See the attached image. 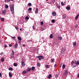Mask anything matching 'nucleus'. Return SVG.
Wrapping results in <instances>:
<instances>
[{
    "label": "nucleus",
    "instance_id": "f257e3e1",
    "mask_svg": "<svg viewBox=\"0 0 79 79\" xmlns=\"http://www.w3.org/2000/svg\"><path fill=\"white\" fill-rule=\"evenodd\" d=\"M10 10H11V13H12V14H14L15 13L14 12H13V11H14V5L13 4L10 5Z\"/></svg>",
    "mask_w": 79,
    "mask_h": 79
},
{
    "label": "nucleus",
    "instance_id": "f03ea898",
    "mask_svg": "<svg viewBox=\"0 0 79 79\" xmlns=\"http://www.w3.org/2000/svg\"><path fill=\"white\" fill-rule=\"evenodd\" d=\"M36 58H38V60L40 61V60H42V59H43V56H37L36 57Z\"/></svg>",
    "mask_w": 79,
    "mask_h": 79
},
{
    "label": "nucleus",
    "instance_id": "7ed1b4c3",
    "mask_svg": "<svg viewBox=\"0 0 79 79\" xmlns=\"http://www.w3.org/2000/svg\"><path fill=\"white\" fill-rule=\"evenodd\" d=\"M65 50L66 48H62V49H61V53H62V54H64V52H65Z\"/></svg>",
    "mask_w": 79,
    "mask_h": 79
},
{
    "label": "nucleus",
    "instance_id": "20e7f679",
    "mask_svg": "<svg viewBox=\"0 0 79 79\" xmlns=\"http://www.w3.org/2000/svg\"><path fill=\"white\" fill-rule=\"evenodd\" d=\"M21 65L23 67L25 66V63H24V61H23L21 63Z\"/></svg>",
    "mask_w": 79,
    "mask_h": 79
},
{
    "label": "nucleus",
    "instance_id": "39448f33",
    "mask_svg": "<svg viewBox=\"0 0 79 79\" xmlns=\"http://www.w3.org/2000/svg\"><path fill=\"white\" fill-rule=\"evenodd\" d=\"M67 74H68V71L67 70H65V72L64 74V75L65 76H66Z\"/></svg>",
    "mask_w": 79,
    "mask_h": 79
},
{
    "label": "nucleus",
    "instance_id": "423d86ee",
    "mask_svg": "<svg viewBox=\"0 0 79 79\" xmlns=\"http://www.w3.org/2000/svg\"><path fill=\"white\" fill-rule=\"evenodd\" d=\"M27 72V70L23 71L22 72V74H25Z\"/></svg>",
    "mask_w": 79,
    "mask_h": 79
},
{
    "label": "nucleus",
    "instance_id": "0eeeda50",
    "mask_svg": "<svg viewBox=\"0 0 79 79\" xmlns=\"http://www.w3.org/2000/svg\"><path fill=\"white\" fill-rule=\"evenodd\" d=\"M79 14H78L75 17V19L76 20H77V19H78V18H79Z\"/></svg>",
    "mask_w": 79,
    "mask_h": 79
},
{
    "label": "nucleus",
    "instance_id": "6e6552de",
    "mask_svg": "<svg viewBox=\"0 0 79 79\" xmlns=\"http://www.w3.org/2000/svg\"><path fill=\"white\" fill-rule=\"evenodd\" d=\"M17 47H18V44L17 43H16L14 46V48H17Z\"/></svg>",
    "mask_w": 79,
    "mask_h": 79
},
{
    "label": "nucleus",
    "instance_id": "1a4fd4ad",
    "mask_svg": "<svg viewBox=\"0 0 79 79\" xmlns=\"http://www.w3.org/2000/svg\"><path fill=\"white\" fill-rule=\"evenodd\" d=\"M66 9L67 10H68V11H69V10H70V7H69V6H67L66 7Z\"/></svg>",
    "mask_w": 79,
    "mask_h": 79
},
{
    "label": "nucleus",
    "instance_id": "9d476101",
    "mask_svg": "<svg viewBox=\"0 0 79 79\" xmlns=\"http://www.w3.org/2000/svg\"><path fill=\"white\" fill-rule=\"evenodd\" d=\"M52 15L53 16H55L56 15V13L55 12H52Z\"/></svg>",
    "mask_w": 79,
    "mask_h": 79
},
{
    "label": "nucleus",
    "instance_id": "9b49d317",
    "mask_svg": "<svg viewBox=\"0 0 79 79\" xmlns=\"http://www.w3.org/2000/svg\"><path fill=\"white\" fill-rule=\"evenodd\" d=\"M52 75L50 74L48 76V78H49V79H50L51 77H52Z\"/></svg>",
    "mask_w": 79,
    "mask_h": 79
},
{
    "label": "nucleus",
    "instance_id": "f8f14e48",
    "mask_svg": "<svg viewBox=\"0 0 79 79\" xmlns=\"http://www.w3.org/2000/svg\"><path fill=\"white\" fill-rule=\"evenodd\" d=\"M27 5L28 6H32V4L31 3H29Z\"/></svg>",
    "mask_w": 79,
    "mask_h": 79
},
{
    "label": "nucleus",
    "instance_id": "ddd939ff",
    "mask_svg": "<svg viewBox=\"0 0 79 79\" xmlns=\"http://www.w3.org/2000/svg\"><path fill=\"white\" fill-rule=\"evenodd\" d=\"M37 65L39 66V67H40V64L39 62L37 63Z\"/></svg>",
    "mask_w": 79,
    "mask_h": 79
},
{
    "label": "nucleus",
    "instance_id": "4468645a",
    "mask_svg": "<svg viewBox=\"0 0 79 79\" xmlns=\"http://www.w3.org/2000/svg\"><path fill=\"white\" fill-rule=\"evenodd\" d=\"M9 74L10 77H12V75L10 73V72L9 73Z\"/></svg>",
    "mask_w": 79,
    "mask_h": 79
},
{
    "label": "nucleus",
    "instance_id": "2eb2a0df",
    "mask_svg": "<svg viewBox=\"0 0 79 79\" xmlns=\"http://www.w3.org/2000/svg\"><path fill=\"white\" fill-rule=\"evenodd\" d=\"M49 37L50 39H52V38H53V35L52 34H51L50 35Z\"/></svg>",
    "mask_w": 79,
    "mask_h": 79
},
{
    "label": "nucleus",
    "instance_id": "dca6fc26",
    "mask_svg": "<svg viewBox=\"0 0 79 79\" xmlns=\"http://www.w3.org/2000/svg\"><path fill=\"white\" fill-rule=\"evenodd\" d=\"M35 69V67H34L33 66L31 67V70L32 71H34Z\"/></svg>",
    "mask_w": 79,
    "mask_h": 79
},
{
    "label": "nucleus",
    "instance_id": "f3484780",
    "mask_svg": "<svg viewBox=\"0 0 79 79\" xmlns=\"http://www.w3.org/2000/svg\"><path fill=\"white\" fill-rule=\"evenodd\" d=\"M58 38L60 40H61L63 39V38H62V37H58Z\"/></svg>",
    "mask_w": 79,
    "mask_h": 79
},
{
    "label": "nucleus",
    "instance_id": "a211bd4d",
    "mask_svg": "<svg viewBox=\"0 0 79 79\" xmlns=\"http://www.w3.org/2000/svg\"><path fill=\"white\" fill-rule=\"evenodd\" d=\"M38 11V8H36V10H35V13H37V12Z\"/></svg>",
    "mask_w": 79,
    "mask_h": 79
},
{
    "label": "nucleus",
    "instance_id": "6ab92c4d",
    "mask_svg": "<svg viewBox=\"0 0 79 79\" xmlns=\"http://www.w3.org/2000/svg\"><path fill=\"white\" fill-rule=\"evenodd\" d=\"M1 20L2 21V22H4V21H5V20L4 19V18H1Z\"/></svg>",
    "mask_w": 79,
    "mask_h": 79
},
{
    "label": "nucleus",
    "instance_id": "aec40b11",
    "mask_svg": "<svg viewBox=\"0 0 79 79\" xmlns=\"http://www.w3.org/2000/svg\"><path fill=\"white\" fill-rule=\"evenodd\" d=\"M79 60H78L76 63V65H79Z\"/></svg>",
    "mask_w": 79,
    "mask_h": 79
},
{
    "label": "nucleus",
    "instance_id": "412c9836",
    "mask_svg": "<svg viewBox=\"0 0 79 79\" xmlns=\"http://www.w3.org/2000/svg\"><path fill=\"white\" fill-rule=\"evenodd\" d=\"M65 64H63L62 65L63 69H64L65 68Z\"/></svg>",
    "mask_w": 79,
    "mask_h": 79
},
{
    "label": "nucleus",
    "instance_id": "4be33fe9",
    "mask_svg": "<svg viewBox=\"0 0 79 79\" xmlns=\"http://www.w3.org/2000/svg\"><path fill=\"white\" fill-rule=\"evenodd\" d=\"M18 40H20V41L21 40V37H18Z\"/></svg>",
    "mask_w": 79,
    "mask_h": 79
},
{
    "label": "nucleus",
    "instance_id": "5701e85b",
    "mask_svg": "<svg viewBox=\"0 0 79 79\" xmlns=\"http://www.w3.org/2000/svg\"><path fill=\"white\" fill-rule=\"evenodd\" d=\"M9 70H10V71H13V68L11 67H10L9 68Z\"/></svg>",
    "mask_w": 79,
    "mask_h": 79
},
{
    "label": "nucleus",
    "instance_id": "b1692460",
    "mask_svg": "<svg viewBox=\"0 0 79 79\" xmlns=\"http://www.w3.org/2000/svg\"><path fill=\"white\" fill-rule=\"evenodd\" d=\"M6 12V10H4L2 11V13H3V14H5Z\"/></svg>",
    "mask_w": 79,
    "mask_h": 79
},
{
    "label": "nucleus",
    "instance_id": "393cba45",
    "mask_svg": "<svg viewBox=\"0 0 79 79\" xmlns=\"http://www.w3.org/2000/svg\"><path fill=\"white\" fill-rule=\"evenodd\" d=\"M62 17L63 18H64V19H65L66 18V16L64 15H63Z\"/></svg>",
    "mask_w": 79,
    "mask_h": 79
},
{
    "label": "nucleus",
    "instance_id": "a878e982",
    "mask_svg": "<svg viewBox=\"0 0 79 79\" xmlns=\"http://www.w3.org/2000/svg\"><path fill=\"white\" fill-rule=\"evenodd\" d=\"M14 55H13V54H11L10 55V57H11V58H13L14 57Z\"/></svg>",
    "mask_w": 79,
    "mask_h": 79
},
{
    "label": "nucleus",
    "instance_id": "bb28decb",
    "mask_svg": "<svg viewBox=\"0 0 79 79\" xmlns=\"http://www.w3.org/2000/svg\"><path fill=\"white\" fill-rule=\"evenodd\" d=\"M14 66H17V63H15L14 64Z\"/></svg>",
    "mask_w": 79,
    "mask_h": 79
},
{
    "label": "nucleus",
    "instance_id": "cd10ccee",
    "mask_svg": "<svg viewBox=\"0 0 79 79\" xmlns=\"http://www.w3.org/2000/svg\"><path fill=\"white\" fill-rule=\"evenodd\" d=\"M12 55H15V52H14V51H12Z\"/></svg>",
    "mask_w": 79,
    "mask_h": 79
},
{
    "label": "nucleus",
    "instance_id": "c85d7f7f",
    "mask_svg": "<svg viewBox=\"0 0 79 79\" xmlns=\"http://www.w3.org/2000/svg\"><path fill=\"white\" fill-rule=\"evenodd\" d=\"M4 58H2L1 59V61L2 62H4Z\"/></svg>",
    "mask_w": 79,
    "mask_h": 79
},
{
    "label": "nucleus",
    "instance_id": "c756f323",
    "mask_svg": "<svg viewBox=\"0 0 79 79\" xmlns=\"http://www.w3.org/2000/svg\"><path fill=\"white\" fill-rule=\"evenodd\" d=\"M5 7L6 9H7V8H8V5H6Z\"/></svg>",
    "mask_w": 79,
    "mask_h": 79
},
{
    "label": "nucleus",
    "instance_id": "7c9ffc66",
    "mask_svg": "<svg viewBox=\"0 0 79 79\" xmlns=\"http://www.w3.org/2000/svg\"><path fill=\"white\" fill-rule=\"evenodd\" d=\"M25 19H27V20H28V19H29V17L26 16L25 17Z\"/></svg>",
    "mask_w": 79,
    "mask_h": 79
},
{
    "label": "nucleus",
    "instance_id": "2f4dec72",
    "mask_svg": "<svg viewBox=\"0 0 79 79\" xmlns=\"http://www.w3.org/2000/svg\"><path fill=\"white\" fill-rule=\"evenodd\" d=\"M45 66L46 68H48L49 67L48 66V65H45Z\"/></svg>",
    "mask_w": 79,
    "mask_h": 79
},
{
    "label": "nucleus",
    "instance_id": "473e14b6",
    "mask_svg": "<svg viewBox=\"0 0 79 79\" xmlns=\"http://www.w3.org/2000/svg\"><path fill=\"white\" fill-rule=\"evenodd\" d=\"M28 11H32V8H29Z\"/></svg>",
    "mask_w": 79,
    "mask_h": 79
},
{
    "label": "nucleus",
    "instance_id": "72a5a7b5",
    "mask_svg": "<svg viewBox=\"0 0 79 79\" xmlns=\"http://www.w3.org/2000/svg\"><path fill=\"white\" fill-rule=\"evenodd\" d=\"M73 46H76V42H74L73 44Z\"/></svg>",
    "mask_w": 79,
    "mask_h": 79
},
{
    "label": "nucleus",
    "instance_id": "f704fd0d",
    "mask_svg": "<svg viewBox=\"0 0 79 79\" xmlns=\"http://www.w3.org/2000/svg\"><path fill=\"white\" fill-rule=\"evenodd\" d=\"M71 65H73V64H74V61H72V62H71Z\"/></svg>",
    "mask_w": 79,
    "mask_h": 79
},
{
    "label": "nucleus",
    "instance_id": "c9c22d12",
    "mask_svg": "<svg viewBox=\"0 0 79 79\" xmlns=\"http://www.w3.org/2000/svg\"><path fill=\"white\" fill-rule=\"evenodd\" d=\"M41 25H43L44 24V22H41L40 23Z\"/></svg>",
    "mask_w": 79,
    "mask_h": 79
},
{
    "label": "nucleus",
    "instance_id": "e433bc0d",
    "mask_svg": "<svg viewBox=\"0 0 79 79\" xmlns=\"http://www.w3.org/2000/svg\"><path fill=\"white\" fill-rule=\"evenodd\" d=\"M31 68L28 69H27V71H31Z\"/></svg>",
    "mask_w": 79,
    "mask_h": 79
},
{
    "label": "nucleus",
    "instance_id": "4c0bfd02",
    "mask_svg": "<svg viewBox=\"0 0 79 79\" xmlns=\"http://www.w3.org/2000/svg\"><path fill=\"white\" fill-rule=\"evenodd\" d=\"M52 23H55V20L54 19H52Z\"/></svg>",
    "mask_w": 79,
    "mask_h": 79
},
{
    "label": "nucleus",
    "instance_id": "58836bf2",
    "mask_svg": "<svg viewBox=\"0 0 79 79\" xmlns=\"http://www.w3.org/2000/svg\"><path fill=\"white\" fill-rule=\"evenodd\" d=\"M77 66V65L76 64H75V65H73V68H75V67H76Z\"/></svg>",
    "mask_w": 79,
    "mask_h": 79
},
{
    "label": "nucleus",
    "instance_id": "ea45409f",
    "mask_svg": "<svg viewBox=\"0 0 79 79\" xmlns=\"http://www.w3.org/2000/svg\"><path fill=\"white\" fill-rule=\"evenodd\" d=\"M61 4L62 5V6H63V5H64V3H63V2H61Z\"/></svg>",
    "mask_w": 79,
    "mask_h": 79
},
{
    "label": "nucleus",
    "instance_id": "a19ab883",
    "mask_svg": "<svg viewBox=\"0 0 79 79\" xmlns=\"http://www.w3.org/2000/svg\"><path fill=\"white\" fill-rule=\"evenodd\" d=\"M57 8H60V7L59 6H57Z\"/></svg>",
    "mask_w": 79,
    "mask_h": 79
},
{
    "label": "nucleus",
    "instance_id": "79ce46f5",
    "mask_svg": "<svg viewBox=\"0 0 79 79\" xmlns=\"http://www.w3.org/2000/svg\"><path fill=\"white\" fill-rule=\"evenodd\" d=\"M12 39H15V36L12 37Z\"/></svg>",
    "mask_w": 79,
    "mask_h": 79
},
{
    "label": "nucleus",
    "instance_id": "37998d69",
    "mask_svg": "<svg viewBox=\"0 0 79 79\" xmlns=\"http://www.w3.org/2000/svg\"><path fill=\"white\" fill-rule=\"evenodd\" d=\"M9 47H12V45L11 44H9Z\"/></svg>",
    "mask_w": 79,
    "mask_h": 79
},
{
    "label": "nucleus",
    "instance_id": "c03bdc74",
    "mask_svg": "<svg viewBox=\"0 0 79 79\" xmlns=\"http://www.w3.org/2000/svg\"><path fill=\"white\" fill-rule=\"evenodd\" d=\"M2 76V73H0V77H1Z\"/></svg>",
    "mask_w": 79,
    "mask_h": 79
},
{
    "label": "nucleus",
    "instance_id": "a18cd8bd",
    "mask_svg": "<svg viewBox=\"0 0 79 79\" xmlns=\"http://www.w3.org/2000/svg\"><path fill=\"white\" fill-rule=\"evenodd\" d=\"M58 77V75H56L55 76V77H56V78H57Z\"/></svg>",
    "mask_w": 79,
    "mask_h": 79
},
{
    "label": "nucleus",
    "instance_id": "49530a36",
    "mask_svg": "<svg viewBox=\"0 0 79 79\" xmlns=\"http://www.w3.org/2000/svg\"><path fill=\"white\" fill-rule=\"evenodd\" d=\"M61 66H62V64H60V66H59V67L60 68H61Z\"/></svg>",
    "mask_w": 79,
    "mask_h": 79
},
{
    "label": "nucleus",
    "instance_id": "de8ad7c7",
    "mask_svg": "<svg viewBox=\"0 0 79 79\" xmlns=\"http://www.w3.org/2000/svg\"><path fill=\"white\" fill-rule=\"evenodd\" d=\"M32 28H33V29H34V30L35 29V27H34V26H33Z\"/></svg>",
    "mask_w": 79,
    "mask_h": 79
},
{
    "label": "nucleus",
    "instance_id": "09e8293b",
    "mask_svg": "<svg viewBox=\"0 0 79 79\" xmlns=\"http://www.w3.org/2000/svg\"><path fill=\"white\" fill-rule=\"evenodd\" d=\"M77 62V61H76V60H75V61H74V63L75 64H76V63Z\"/></svg>",
    "mask_w": 79,
    "mask_h": 79
},
{
    "label": "nucleus",
    "instance_id": "8fccbe9b",
    "mask_svg": "<svg viewBox=\"0 0 79 79\" xmlns=\"http://www.w3.org/2000/svg\"><path fill=\"white\" fill-rule=\"evenodd\" d=\"M15 29H16V30H18V28L16 27H15Z\"/></svg>",
    "mask_w": 79,
    "mask_h": 79
},
{
    "label": "nucleus",
    "instance_id": "3c124183",
    "mask_svg": "<svg viewBox=\"0 0 79 79\" xmlns=\"http://www.w3.org/2000/svg\"><path fill=\"white\" fill-rule=\"evenodd\" d=\"M11 1V0H7V3H8V2H10Z\"/></svg>",
    "mask_w": 79,
    "mask_h": 79
},
{
    "label": "nucleus",
    "instance_id": "603ef678",
    "mask_svg": "<svg viewBox=\"0 0 79 79\" xmlns=\"http://www.w3.org/2000/svg\"><path fill=\"white\" fill-rule=\"evenodd\" d=\"M4 47H5V48H6V47H7V46H6V45H5Z\"/></svg>",
    "mask_w": 79,
    "mask_h": 79
},
{
    "label": "nucleus",
    "instance_id": "864d4df0",
    "mask_svg": "<svg viewBox=\"0 0 79 79\" xmlns=\"http://www.w3.org/2000/svg\"><path fill=\"white\" fill-rule=\"evenodd\" d=\"M51 61H54V60L53 59H51Z\"/></svg>",
    "mask_w": 79,
    "mask_h": 79
},
{
    "label": "nucleus",
    "instance_id": "5fc2aeb1",
    "mask_svg": "<svg viewBox=\"0 0 79 79\" xmlns=\"http://www.w3.org/2000/svg\"><path fill=\"white\" fill-rule=\"evenodd\" d=\"M26 45L25 44H23V47H25Z\"/></svg>",
    "mask_w": 79,
    "mask_h": 79
},
{
    "label": "nucleus",
    "instance_id": "6e6d98bb",
    "mask_svg": "<svg viewBox=\"0 0 79 79\" xmlns=\"http://www.w3.org/2000/svg\"><path fill=\"white\" fill-rule=\"evenodd\" d=\"M3 52H2L1 53L0 55H2V54H3Z\"/></svg>",
    "mask_w": 79,
    "mask_h": 79
},
{
    "label": "nucleus",
    "instance_id": "4d7b16f0",
    "mask_svg": "<svg viewBox=\"0 0 79 79\" xmlns=\"http://www.w3.org/2000/svg\"><path fill=\"white\" fill-rule=\"evenodd\" d=\"M77 27V25H76L75 26V27Z\"/></svg>",
    "mask_w": 79,
    "mask_h": 79
},
{
    "label": "nucleus",
    "instance_id": "13d9d810",
    "mask_svg": "<svg viewBox=\"0 0 79 79\" xmlns=\"http://www.w3.org/2000/svg\"><path fill=\"white\" fill-rule=\"evenodd\" d=\"M56 64H55L54 67H56Z\"/></svg>",
    "mask_w": 79,
    "mask_h": 79
},
{
    "label": "nucleus",
    "instance_id": "bf43d9fd",
    "mask_svg": "<svg viewBox=\"0 0 79 79\" xmlns=\"http://www.w3.org/2000/svg\"><path fill=\"white\" fill-rule=\"evenodd\" d=\"M20 31H22V29L21 28L20 29Z\"/></svg>",
    "mask_w": 79,
    "mask_h": 79
},
{
    "label": "nucleus",
    "instance_id": "052dcab7",
    "mask_svg": "<svg viewBox=\"0 0 79 79\" xmlns=\"http://www.w3.org/2000/svg\"><path fill=\"white\" fill-rule=\"evenodd\" d=\"M78 77L79 78V73L78 74Z\"/></svg>",
    "mask_w": 79,
    "mask_h": 79
},
{
    "label": "nucleus",
    "instance_id": "680f3d73",
    "mask_svg": "<svg viewBox=\"0 0 79 79\" xmlns=\"http://www.w3.org/2000/svg\"><path fill=\"white\" fill-rule=\"evenodd\" d=\"M20 42H21V41L19 42V43H20Z\"/></svg>",
    "mask_w": 79,
    "mask_h": 79
},
{
    "label": "nucleus",
    "instance_id": "e2e57ef3",
    "mask_svg": "<svg viewBox=\"0 0 79 79\" xmlns=\"http://www.w3.org/2000/svg\"><path fill=\"white\" fill-rule=\"evenodd\" d=\"M11 1H13L14 0H10Z\"/></svg>",
    "mask_w": 79,
    "mask_h": 79
},
{
    "label": "nucleus",
    "instance_id": "0e129e2a",
    "mask_svg": "<svg viewBox=\"0 0 79 79\" xmlns=\"http://www.w3.org/2000/svg\"><path fill=\"white\" fill-rule=\"evenodd\" d=\"M46 1H48V0H46Z\"/></svg>",
    "mask_w": 79,
    "mask_h": 79
},
{
    "label": "nucleus",
    "instance_id": "69168bd1",
    "mask_svg": "<svg viewBox=\"0 0 79 79\" xmlns=\"http://www.w3.org/2000/svg\"><path fill=\"white\" fill-rule=\"evenodd\" d=\"M0 42H1V41H0Z\"/></svg>",
    "mask_w": 79,
    "mask_h": 79
}]
</instances>
